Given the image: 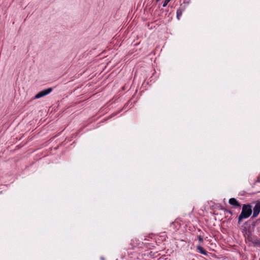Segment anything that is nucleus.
Listing matches in <instances>:
<instances>
[{
    "label": "nucleus",
    "mask_w": 260,
    "mask_h": 260,
    "mask_svg": "<svg viewBox=\"0 0 260 260\" xmlns=\"http://www.w3.org/2000/svg\"><path fill=\"white\" fill-rule=\"evenodd\" d=\"M252 212V206L250 204H243L242 211L238 217V224H240L243 219H246L250 217Z\"/></svg>",
    "instance_id": "nucleus-1"
},
{
    "label": "nucleus",
    "mask_w": 260,
    "mask_h": 260,
    "mask_svg": "<svg viewBox=\"0 0 260 260\" xmlns=\"http://www.w3.org/2000/svg\"><path fill=\"white\" fill-rule=\"evenodd\" d=\"M52 91V88H48L47 89H44L43 90H42L38 92L36 95L35 98V99H40L41 98H42L43 96H45L48 94H49L50 93H51Z\"/></svg>",
    "instance_id": "nucleus-2"
},
{
    "label": "nucleus",
    "mask_w": 260,
    "mask_h": 260,
    "mask_svg": "<svg viewBox=\"0 0 260 260\" xmlns=\"http://www.w3.org/2000/svg\"><path fill=\"white\" fill-rule=\"evenodd\" d=\"M260 212V201H257L253 208V212L252 217L254 218L257 216Z\"/></svg>",
    "instance_id": "nucleus-3"
},
{
    "label": "nucleus",
    "mask_w": 260,
    "mask_h": 260,
    "mask_svg": "<svg viewBox=\"0 0 260 260\" xmlns=\"http://www.w3.org/2000/svg\"><path fill=\"white\" fill-rule=\"evenodd\" d=\"M229 204L234 207H241V204L239 203V202L235 198H231L229 201Z\"/></svg>",
    "instance_id": "nucleus-4"
},
{
    "label": "nucleus",
    "mask_w": 260,
    "mask_h": 260,
    "mask_svg": "<svg viewBox=\"0 0 260 260\" xmlns=\"http://www.w3.org/2000/svg\"><path fill=\"white\" fill-rule=\"evenodd\" d=\"M197 249L201 254L204 255H207V252L201 246H197Z\"/></svg>",
    "instance_id": "nucleus-5"
},
{
    "label": "nucleus",
    "mask_w": 260,
    "mask_h": 260,
    "mask_svg": "<svg viewBox=\"0 0 260 260\" xmlns=\"http://www.w3.org/2000/svg\"><path fill=\"white\" fill-rule=\"evenodd\" d=\"M183 10L182 9H178L177 11V18L178 20L180 19V17L182 16Z\"/></svg>",
    "instance_id": "nucleus-6"
},
{
    "label": "nucleus",
    "mask_w": 260,
    "mask_h": 260,
    "mask_svg": "<svg viewBox=\"0 0 260 260\" xmlns=\"http://www.w3.org/2000/svg\"><path fill=\"white\" fill-rule=\"evenodd\" d=\"M171 0H165L163 4H162V7H165L167 6V5H168V4L170 2Z\"/></svg>",
    "instance_id": "nucleus-7"
},
{
    "label": "nucleus",
    "mask_w": 260,
    "mask_h": 260,
    "mask_svg": "<svg viewBox=\"0 0 260 260\" xmlns=\"http://www.w3.org/2000/svg\"><path fill=\"white\" fill-rule=\"evenodd\" d=\"M198 240L201 243L203 242V238L201 236H198Z\"/></svg>",
    "instance_id": "nucleus-8"
},
{
    "label": "nucleus",
    "mask_w": 260,
    "mask_h": 260,
    "mask_svg": "<svg viewBox=\"0 0 260 260\" xmlns=\"http://www.w3.org/2000/svg\"><path fill=\"white\" fill-rule=\"evenodd\" d=\"M257 182H260V178H257V180L255 181V183H256Z\"/></svg>",
    "instance_id": "nucleus-9"
},
{
    "label": "nucleus",
    "mask_w": 260,
    "mask_h": 260,
    "mask_svg": "<svg viewBox=\"0 0 260 260\" xmlns=\"http://www.w3.org/2000/svg\"><path fill=\"white\" fill-rule=\"evenodd\" d=\"M227 212H229L230 214H232V212L230 210H228Z\"/></svg>",
    "instance_id": "nucleus-10"
}]
</instances>
